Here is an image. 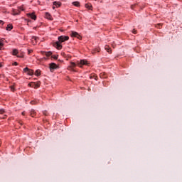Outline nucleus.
I'll return each mask as SVG.
<instances>
[{
  "label": "nucleus",
  "mask_w": 182,
  "mask_h": 182,
  "mask_svg": "<svg viewBox=\"0 0 182 182\" xmlns=\"http://www.w3.org/2000/svg\"><path fill=\"white\" fill-rule=\"evenodd\" d=\"M46 18L52 20V16L49 13H46Z\"/></svg>",
  "instance_id": "obj_15"
},
{
  "label": "nucleus",
  "mask_w": 182,
  "mask_h": 182,
  "mask_svg": "<svg viewBox=\"0 0 182 182\" xmlns=\"http://www.w3.org/2000/svg\"><path fill=\"white\" fill-rule=\"evenodd\" d=\"M19 9H20L21 11H23V8H22V7H20Z\"/></svg>",
  "instance_id": "obj_37"
},
{
  "label": "nucleus",
  "mask_w": 182,
  "mask_h": 182,
  "mask_svg": "<svg viewBox=\"0 0 182 182\" xmlns=\"http://www.w3.org/2000/svg\"><path fill=\"white\" fill-rule=\"evenodd\" d=\"M30 114H31V117H33L34 116H36V112H35V109H31Z\"/></svg>",
  "instance_id": "obj_12"
},
{
  "label": "nucleus",
  "mask_w": 182,
  "mask_h": 182,
  "mask_svg": "<svg viewBox=\"0 0 182 182\" xmlns=\"http://www.w3.org/2000/svg\"><path fill=\"white\" fill-rule=\"evenodd\" d=\"M90 79H95V80H97V75H96V74H92V75L90 76Z\"/></svg>",
  "instance_id": "obj_11"
},
{
  "label": "nucleus",
  "mask_w": 182,
  "mask_h": 182,
  "mask_svg": "<svg viewBox=\"0 0 182 182\" xmlns=\"http://www.w3.org/2000/svg\"><path fill=\"white\" fill-rule=\"evenodd\" d=\"M85 8H87L88 9H92V4H85Z\"/></svg>",
  "instance_id": "obj_19"
},
{
  "label": "nucleus",
  "mask_w": 182,
  "mask_h": 182,
  "mask_svg": "<svg viewBox=\"0 0 182 182\" xmlns=\"http://www.w3.org/2000/svg\"><path fill=\"white\" fill-rule=\"evenodd\" d=\"M0 146H1V142H0Z\"/></svg>",
  "instance_id": "obj_41"
},
{
  "label": "nucleus",
  "mask_w": 182,
  "mask_h": 182,
  "mask_svg": "<svg viewBox=\"0 0 182 182\" xmlns=\"http://www.w3.org/2000/svg\"><path fill=\"white\" fill-rule=\"evenodd\" d=\"M29 70H30L29 68H25L23 69V72H28Z\"/></svg>",
  "instance_id": "obj_26"
},
{
  "label": "nucleus",
  "mask_w": 182,
  "mask_h": 182,
  "mask_svg": "<svg viewBox=\"0 0 182 182\" xmlns=\"http://www.w3.org/2000/svg\"><path fill=\"white\" fill-rule=\"evenodd\" d=\"M4 113H5V109H0V114H4Z\"/></svg>",
  "instance_id": "obj_24"
},
{
  "label": "nucleus",
  "mask_w": 182,
  "mask_h": 182,
  "mask_svg": "<svg viewBox=\"0 0 182 182\" xmlns=\"http://www.w3.org/2000/svg\"><path fill=\"white\" fill-rule=\"evenodd\" d=\"M66 41H69V36H59L58 37V41L55 43L54 46L57 49L60 50V49H62V45H60V43H62L63 42H66Z\"/></svg>",
  "instance_id": "obj_1"
},
{
  "label": "nucleus",
  "mask_w": 182,
  "mask_h": 182,
  "mask_svg": "<svg viewBox=\"0 0 182 182\" xmlns=\"http://www.w3.org/2000/svg\"><path fill=\"white\" fill-rule=\"evenodd\" d=\"M49 68H50V72H54L55 69L59 68V66L54 63H51L49 64Z\"/></svg>",
  "instance_id": "obj_2"
},
{
  "label": "nucleus",
  "mask_w": 182,
  "mask_h": 182,
  "mask_svg": "<svg viewBox=\"0 0 182 182\" xmlns=\"http://www.w3.org/2000/svg\"><path fill=\"white\" fill-rule=\"evenodd\" d=\"M132 33H134V35H136V33H137V31H136L135 29H134L132 31Z\"/></svg>",
  "instance_id": "obj_30"
},
{
  "label": "nucleus",
  "mask_w": 182,
  "mask_h": 182,
  "mask_svg": "<svg viewBox=\"0 0 182 182\" xmlns=\"http://www.w3.org/2000/svg\"><path fill=\"white\" fill-rule=\"evenodd\" d=\"M105 49L107 50V52H108V53H112V48H110L109 46H105Z\"/></svg>",
  "instance_id": "obj_9"
},
{
  "label": "nucleus",
  "mask_w": 182,
  "mask_h": 182,
  "mask_svg": "<svg viewBox=\"0 0 182 182\" xmlns=\"http://www.w3.org/2000/svg\"><path fill=\"white\" fill-rule=\"evenodd\" d=\"M53 5H55V6H57V8H59V6H60L61 4L59 1H54Z\"/></svg>",
  "instance_id": "obj_13"
},
{
  "label": "nucleus",
  "mask_w": 182,
  "mask_h": 182,
  "mask_svg": "<svg viewBox=\"0 0 182 182\" xmlns=\"http://www.w3.org/2000/svg\"><path fill=\"white\" fill-rule=\"evenodd\" d=\"M77 65L80 68H82L84 65H87V60H81L80 61H77Z\"/></svg>",
  "instance_id": "obj_3"
},
{
  "label": "nucleus",
  "mask_w": 182,
  "mask_h": 182,
  "mask_svg": "<svg viewBox=\"0 0 182 182\" xmlns=\"http://www.w3.org/2000/svg\"><path fill=\"white\" fill-rule=\"evenodd\" d=\"M0 68H2V64L1 63H0Z\"/></svg>",
  "instance_id": "obj_39"
},
{
  "label": "nucleus",
  "mask_w": 182,
  "mask_h": 182,
  "mask_svg": "<svg viewBox=\"0 0 182 182\" xmlns=\"http://www.w3.org/2000/svg\"><path fill=\"white\" fill-rule=\"evenodd\" d=\"M58 55H52V58H53V59H55V60H56V59H58Z\"/></svg>",
  "instance_id": "obj_28"
},
{
  "label": "nucleus",
  "mask_w": 182,
  "mask_h": 182,
  "mask_svg": "<svg viewBox=\"0 0 182 182\" xmlns=\"http://www.w3.org/2000/svg\"><path fill=\"white\" fill-rule=\"evenodd\" d=\"M2 46H4V43L0 41V50H2Z\"/></svg>",
  "instance_id": "obj_25"
},
{
  "label": "nucleus",
  "mask_w": 182,
  "mask_h": 182,
  "mask_svg": "<svg viewBox=\"0 0 182 182\" xmlns=\"http://www.w3.org/2000/svg\"><path fill=\"white\" fill-rule=\"evenodd\" d=\"M131 8H132V9H134V5H132V6H131Z\"/></svg>",
  "instance_id": "obj_36"
},
{
  "label": "nucleus",
  "mask_w": 182,
  "mask_h": 182,
  "mask_svg": "<svg viewBox=\"0 0 182 182\" xmlns=\"http://www.w3.org/2000/svg\"><path fill=\"white\" fill-rule=\"evenodd\" d=\"M22 115H23V116H25V112H22Z\"/></svg>",
  "instance_id": "obj_38"
},
{
  "label": "nucleus",
  "mask_w": 182,
  "mask_h": 182,
  "mask_svg": "<svg viewBox=\"0 0 182 182\" xmlns=\"http://www.w3.org/2000/svg\"><path fill=\"white\" fill-rule=\"evenodd\" d=\"M0 25H4V21L0 20Z\"/></svg>",
  "instance_id": "obj_34"
},
{
  "label": "nucleus",
  "mask_w": 182,
  "mask_h": 182,
  "mask_svg": "<svg viewBox=\"0 0 182 182\" xmlns=\"http://www.w3.org/2000/svg\"><path fill=\"white\" fill-rule=\"evenodd\" d=\"M36 76H39L41 75V70H37L35 72Z\"/></svg>",
  "instance_id": "obj_17"
},
{
  "label": "nucleus",
  "mask_w": 182,
  "mask_h": 182,
  "mask_svg": "<svg viewBox=\"0 0 182 182\" xmlns=\"http://www.w3.org/2000/svg\"><path fill=\"white\" fill-rule=\"evenodd\" d=\"M71 36L73 38H77V39H80V40L82 39V36L80 34H78L77 32L76 31H72Z\"/></svg>",
  "instance_id": "obj_4"
},
{
  "label": "nucleus",
  "mask_w": 182,
  "mask_h": 182,
  "mask_svg": "<svg viewBox=\"0 0 182 182\" xmlns=\"http://www.w3.org/2000/svg\"><path fill=\"white\" fill-rule=\"evenodd\" d=\"M43 114H45V115L46 116V112H43Z\"/></svg>",
  "instance_id": "obj_40"
},
{
  "label": "nucleus",
  "mask_w": 182,
  "mask_h": 182,
  "mask_svg": "<svg viewBox=\"0 0 182 182\" xmlns=\"http://www.w3.org/2000/svg\"><path fill=\"white\" fill-rule=\"evenodd\" d=\"M38 39H39V38H38L36 36H32L31 37V41L33 42V45H36V43L38 42Z\"/></svg>",
  "instance_id": "obj_7"
},
{
  "label": "nucleus",
  "mask_w": 182,
  "mask_h": 182,
  "mask_svg": "<svg viewBox=\"0 0 182 182\" xmlns=\"http://www.w3.org/2000/svg\"><path fill=\"white\" fill-rule=\"evenodd\" d=\"M21 14V10L16 11L13 10V15H19Z\"/></svg>",
  "instance_id": "obj_14"
},
{
  "label": "nucleus",
  "mask_w": 182,
  "mask_h": 182,
  "mask_svg": "<svg viewBox=\"0 0 182 182\" xmlns=\"http://www.w3.org/2000/svg\"><path fill=\"white\" fill-rule=\"evenodd\" d=\"M11 92H15V88L13 86H11Z\"/></svg>",
  "instance_id": "obj_29"
},
{
  "label": "nucleus",
  "mask_w": 182,
  "mask_h": 182,
  "mask_svg": "<svg viewBox=\"0 0 182 182\" xmlns=\"http://www.w3.org/2000/svg\"><path fill=\"white\" fill-rule=\"evenodd\" d=\"M51 55H52V52L50 51L46 53V55L48 57L51 56Z\"/></svg>",
  "instance_id": "obj_23"
},
{
  "label": "nucleus",
  "mask_w": 182,
  "mask_h": 182,
  "mask_svg": "<svg viewBox=\"0 0 182 182\" xmlns=\"http://www.w3.org/2000/svg\"><path fill=\"white\" fill-rule=\"evenodd\" d=\"M100 77L102 78V79H106V75H105V73H101L100 75Z\"/></svg>",
  "instance_id": "obj_21"
},
{
  "label": "nucleus",
  "mask_w": 182,
  "mask_h": 182,
  "mask_svg": "<svg viewBox=\"0 0 182 182\" xmlns=\"http://www.w3.org/2000/svg\"><path fill=\"white\" fill-rule=\"evenodd\" d=\"M96 52H100V48H97L94 50V51L92 52V53H96Z\"/></svg>",
  "instance_id": "obj_22"
},
{
  "label": "nucleus",
  "mask_w": 182,
  "mask_h": 182,
  "mask_svg": "<svg viewBox=\"0 0 182 182\" xmlns=\"http://www.w3.org/2000/svg\"><path fill=\"white\" fill-rule=\"evenodd\" d=\"M161 26V24H157L156 28H160Z\"/></svg>",
  "instance_id": "obj_35"
},
{
  "label": "nucleus",
  "mask_w": 182,
  "mask_h": 182,
  "mask_svg": "<svg viewBox=\"0 0 182 182\" xmlns=\"http://www.w3.org/2000/svg\"><path fill=\"white\" fill-rule=\"evenodd\" d=\"M27 16L31 19H33V21H36V15H35V13H28L27 14Z\"/></svg>",
  "instance_id": "obj_6"
},
{
  "label": "nucleus",
  "mask_w": 182,
  "mask_h": 182,
  "mask_svg": "<svg viewBox=\"0 0 182 182\" xmlns=\"http://www.w3.org/2000/svg\"><path fill=\"white\" fill-rule=\"evenodd\" d=\"M16 56H17V58H23V56L22 55H19V54H17Z\"/></svg>",
  "instance_id": "obj_32"
},
{
  "label": "nucleus",
  "mask_w": 182,
  "mask_h": 182,
  "mask_svg": "<svg viewBox=\"0 0 182 182\" xmlns=\"http://www.w3.org/2000/svg\"><path fill=\"white\" fill-rule=\"evenodd\" d=\"M73 5H74V6H80V3L78 1H74L73 2Z\"/></svg>",
  "instance_id": "obj_18"
},
{
  "label": "nucleus",
  "mask_w": 182,
  "mask_h": 182,
  "mask_svg": "<svg viewBox=\"0 0 182 182\" xmlns=\"http://www.w3.org/2000/svg\"><path fill=\"white\" fill-rule=\"evenodd\" d=\"M13 66H18V63L17 62H14L13 63Z\"/></svg>",
  "instance_id": "obj_27"
},
{
  "label": "nucleus",
  "mask_w": 182,
  "mask_h": 182,
  "mask_svg": "<svg viewBox=\"0 0 182 182\" xmlns=\"http://www.w3.org/2000/svg\"><path fill=\"white\" fill-rule=\"evenodd\" d=\"M36 103H37L36 101H31V105H36Z\"/></svg>",
  "instance_id": "obj_33"
},
{
  "label": "nucleus",
  "mask_w": 182,
  "mask_h": 182,
  "mask_svg": "<svg viewBox=\"0 0 182 182\" xmlns=\"http://www.w3.org/2000/svg\"><path fill=\"white\" fill-rule=\"evenodd\" d=\"M12 29H14L12 24H9L6 27V31H12Z\"/></svg>",
  "instance_id": "obj_10"
},
{
  "label": "nucleus",
  "mask_w": 182,
  "mask_h": 182,
  "mask_svg": "<svg viewBox=\"0 0 182 182\" xmlns=\"http://www.w3.org/2000/svg\"><path fill=\"white\" fill-rule=\"evenodd\" d=\"M18 53V52L17 49L13 50L12 55H14V56H17Z\"/></svg>",
  "instance_id": "obj_16"
},
{
  "label": "nucleus",
  "mask_w": 182,
  "mask_h": 182,
  "mask_svg": "<svg viewBox=\"0 0 182 182\" xmlns=\"http://www.w3.org/2000/svg\"><path fill=\"white\" fill-rule=\"evenodd\" d=\"M33 52V50H28V55H31Z\"/></svg>",
  "instance_id": "obj_31"
},
{
  "label": "nucleus",
  "mask_w": 182,
  "mask_h": 182,
  "mask_svg": "<svg viewBox=\"0 0 182 182\" xmlns=\"http://www.w3.org/2000/svg\"><path fill=\"white\" fill-rule=\"evenodd\" d=\"M75 68H76V63L72 62L70 63V66L68 67V70H72L73 72H75Z\"/></svg>",
  "instance_id": "obj_5"
},
{
  "label": "nucleus",
  "mask_w": 182,
  "mask_h": 182,
  "mask_svg": "<svg viewBox=\"0 0 182 182\" xmlns=\"http://www.w3.org/2000/svg\"><path fill=\"white\" fill-rule=\"evenodd\" d=\"M28 75H29L30 76H32V75H33V70L31 69L28 70Z\"/></svg>",
  "instance_id": "obj_20"
},
{
  "label": "nucleus",
  "mask_w": 182,
  "mask_h": 182,
  "mask_svg": "<svg viewBox=\"0 0 182 182\" xmlns=\"http://www.w3.org/2000/svg\"><path fill=\"white\" fill-rule=\"evenodd\" d=\"M29 86H31V87H35V88H37V87H39V84H36L35 82H31L30 84H28Z\"/></svg>",
  "instance_id": "obj_8"
}]
</instances>
